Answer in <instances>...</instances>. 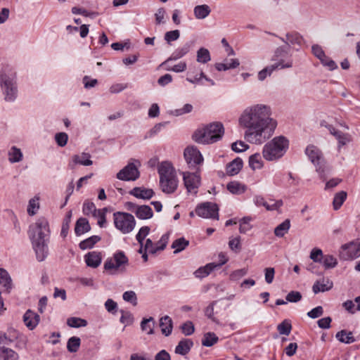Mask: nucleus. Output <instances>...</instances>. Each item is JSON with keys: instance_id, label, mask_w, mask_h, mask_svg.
<instances>
[{"instance_id": "5", "label": "nucleus", "mask_w": 360, "mask_h": 360, "mask_svg": "<svg viewBox=\"0 0 360 360\" xmlns=\"http://www.w3.org/2000/svg\"><path fill=\"white\" fill-rule=\"evenodd\" d=\"M224 134L223 124L221 122H213L195 131L193 139L198 143L210 144L220 140Z\"/></svg>"}, {"instance_id": "16", "label": "nucleus", "mask_w": 360, "mask_h": 360, "mask_svg": "<svg viewBox=\"0 0 360 360\" xmlns=\"http://www.w3.org/2000/svg\"><path fill=\"white\" fill-rule=\"evenodd\" d=\"M194 44V41H186L183 46L175 49L174 51L170 56V57L167 58L165 61H164L161 64V65H166L169 64V61L171 60H176L178 59L181 58L193 49Z\"/></svg>"}, {"instance_id": "38", "label": "nucleus", "mask_w": 360, "mask_h": 360, "mask_svg": "<svg viewBox=\"0 0 360 360\" xmlns=\"http://www.w3.org/2000/svg\"><path fill=\"white\" fill-rule=\"evenodd\" d=\"M249 166L253 169H259L263 167V162L259 153H255L249 158Z\"/></svg>"}, {"instance_id": "11", "label": "nucleus", "mask_w": 360, "mask_h": 360, "mask_svg": "<svg viewBox=\"0 0 360 360\" xmlns=\"http://www.w3.org/2000/svg\"><path fill=\"white\" fill-rule=\"evenodd\" d=\"M219 207L217 205L212 202H205L198 205L195 213L198 216L206 218L219 219Z\"/></svg>"}, {"instance_id": "51", "label": "nucleus", "mask_w": 360, "mask_h": 360, "mask_svg": "<svg viewBox=\"0 0 360 360\" xmlns=\"http://www.w3.org/2000/svg\"><path fill=\"white\" fill-rule=\"evenodd\" d=\"M321 264H323L325 269H332L337 266L338 261L333 255H326L323 256Z\"/></svg>"}, {"instance_id": "64", "label": "nucleus", "mask_w": 360, "mask_h": 360, "mask_svg": "<svg viewBox=\"0 0 360 360\" xmlns=\"http://www.w3.org/2000/svg\"><path fill=\"white\" fill-rule=\"evenodd\" d=\"M180 32L178 30L167 32L165 34V40L169 44L179 38Z\"/></svg>"}, {"instance_id": "57", "label": "nucleus", "mask_w": 360, "mask_h": 360, "mask_svg": "<svg viewBox=\"0 0 360 360\" xmlns=\"http://www.w3.org/2000/svg\"><path fill=\"white\" fill-rule=\"evenodd\" d=\"M320 61L321 64L323 66L326 67L329 70H334L338 68V65H336L335 61L333 60L326 55H325L324 58H322V59H321Z\"/></svg>"}, {"instance_id": "4", "label": "nucleus", "mask_w": 360, "mask_h": 360, "mask_svg": "<svg viewBox=\"0 0 360 360\" xmlns=\"http://www.w3.org/2000/svg\"><path fill=\"white\" fill-rule=\"evenodd\" d=\"M158 170L162 191L167 194L174 193L177 189L179 181L172 164L169 162H162L158 166Z\"/></svg>"}, {"instance_id": "32", "label": "nucleus", "mask_w": 360, "mask_h": 360, "mask_svg": "<svg viewBox=\"0 0 360 360\" xmlns=\"http://www.w3.org/2000/svg\"><path fill=\"white\" fill-rule=\"evenodd\" d=\"M216 269L215 263H209L204 266L200 267L195 272L196 278H205Z\"/></svg>"}, {"instance_id": "31", "label": "nucleus", "mask_w": 360, "mask_h": 360, "mask_svg": "<svg viewBox=\"0 0 360 360\" xmlns=\"http://www.w3.org/2000/svg\"><path fill=\"white\" fill-rule=\"evenodd\" d=\"M8 160L11 163L19 162L22 160L21 150L16 146H12L8 152Z\"/></svg>"}, {"instance_id": "27", "label": "nucleus", "mask_w": 360, "mask_h": 360, "mask_svg": "<svg viewBox=\"0 0 360 360\" xmlns=\"http://www.w3.org/2000/svg\"><path fill=\"white\" fill-rule=\"evenodd\" d=\"M136 216L141 219H148L153 217V210L148 205H140L134 210Z\"/></svg>"}, {"instance_id": "59", "label": "nucleus", "mask_w": 360, "mask_h": 360, "mask_svg": "<svg viewBox=\"0 0 360 360\" xmlns=\"http://www.w3.org/2000/svg\"><path fill=\"white\" fill-rule=\"evenodd\" d=\"M302 294L298 291L292 290L285 297V300L289 302H298L302 300Z\"/></svg>"}, {"instance_id": "6", "label": "nucleus", "mask_w": 360, "mask_h": 360, "mask_svg": "<svg viewBox=\"0 0 360 360\" xmlns=\"http://www.w3.org/2000/svg\"><path fill=\"white\" fill-rule=\"evenodd\" d=\"M0 85L4 99L8 102L14 101L18 96V86L15 74L11 69L1 70Z\"/></svg>"}, {"instance_id": "17", "label": "nucleus", "mask_w": 360, "mask_h": 360, "mask_svg": "<svg viewBox=\"0 0 360 360\" xmlns=\"http://www.w3.org/2000/svg\"><path fill=\"white\" fill-rule=\"evenodd\" d=\"M0 288L2 292L9 294L13 288V281L8 272L0 268Z\"/></svg>"}, {"instance_id": "33", "label": "nucleus", "mask_w": 360, "mask_h": 360, "mask_svg": "<svg viewBox=\"0 0 360 360\" xmlns=\"http://www.w3.org/2000/svg\"><path fill=\"white\" fill-rule=\"evenodd\" d=\"M227 190L234 195L243 193L246 190V186L238 181H231L226 186Z\"/></svg>"}, {"instance_id": "47", "label": "nucleus", "mask_w": 360, "mask_h": 360, "mask_svg": "<svg viewBox=\"0 0 360 360\" xmlns=\"http://www.w3.org/2000/svg\"><path fill=\"white\" fill-rule=\"evenodd\" d=\"M67 324L71 328H80L86 326L87 321L82 318L70 317L68 319Z\"/></svg>"}, {"instance_id": "12", "label": "nucleus", "mask_w": 360, "mask_h": 360, "mask_svg": "<svg viewBox=\"0 0 360 360\" xmlns=\"http://www.w3.org/2000/svg\"><path fill=\"white\" fill-rule=\"evenodd\" d=\"M184 186L190 193L196 194L200 185V177L197 173L182 172Z\"/></svg>"}, {"instance_id": "28", "label": "nucleus", "mask_w": 360, "mask_h": 360, "mask_svg": "<svg viewBox=\"0 0 360 360\" xmlns=\"http://www.w3.org/2000/svg\"><path fill=\"white\" fill-rule=\"evenodd\" d=\"M240 65L239 60L236 58L226 60L225 63H217L215 68L218 71H225L230 69L236 68Z\"/></svg>"}, {"instance_id": "36", "label": "nucleus", "mask_w": 360, "mask_h": 360, "mask_svg": "<svg viewBox=\"0 0 360 360\" xmlns=\"http://www.w3.org/2000/svg\"><path fill=\"white\" fill-rule=\"evenodd\" d=\"M189 245V241L185 238L181 237L175 240L172 244V248L174 249V253L177 254L186 248Z\"/></svg>"}, {"instance_id": "30", "label": "nucleus", "mask_w": 360, "mask_h": 360, "mask_svg": "<svg viewBox=\"0 0 360 360\" xmlns=\"http://www.w3.org/2000/svg\"><path fill=\"white\" fill-rule=\"evenodd\" d=\"M335 338L340 342L345 344H351L356 341L353 333L351 331L347 332L345 330H342L338 332L335 335Z\"/></svg>"}, {"instance_id": "3", "label": "nucleus", "mask_w": 360, "mask_h": 360, "mask_svg": "<svg viewBox=\"0 0 360 360\" xmlns=\"http://www.w3.org/2000/svg\"><path fill=\"white\" fill-rule=\"evenodd\" d=\"M289 148V141L284 136H278L263 147V158L269 162L277 161L284 156Z\"/></svg>"}, {"instance_id": "42", "label": "nucleus", "mask_w": 360, "mask_h": 360, "mask_svg": "<svg viewBox=\"0 0 360 360\" xmlns=\"http://www.w3.org/2000/svg\"><path fill=\"white\" fill-rule=\"evenodd\" d=\"M288 45H297L300 46L303 41L302 37L296 32H291L286 34Z\"/></svg>"}, {"instance_id": "49", "label": "nucleus", "mask_w": 360, "mask_h": 360, "mask_svg": "<svg viewBox=\"0 0 360 360\" xmlns=\"http://www.w3.org/2000/svg\"><path fill=\"white\" fill-rule=\"evenodd\" d=\"M251 220L252 219L250 217H245L239 220V231L240 233H246L252 228L250 224Z\"/></svg>"}, {"instance_id": "48", "label": "nucleus", "mask_w": 360, "mask_h": 360, "mask_svg": "<svg viewBox=\"0 0 360 360\" xmlns=\"http://www.w3.org/2000/svg\"><path fill=\"white\" fill-rule=\"evenodd\" d=\"M108 212V208L104 207L103 209H98L96 213L94 214L93 217L98 219V225L100 227H104L106 223V212Z\"/></svg>"}, {"instance_id": "39", "label": "nucleus", "mask_w": 360, "mask_h": 360, "mask_svg": "<svg viewBox=\"0 0 360 360\" xmlns=\"http://www.w3.org/2000/svg\"><path fill=\"white\" fill-rule=\"evenodd\" d=\"M101 240V238L98 236H92L82 241L79 244V247L82 250L90 249Z\"/></svg>"}, {"instance_id": "60", "label": "nucleus", "mask_w": 360, "mask_h": 360, "mask_svg": "<svg viewBox=\"0 0 360 360\" xmlns=\"http://www.w3.org/2000/svg\"><path fill=\"white\" fill-rule=\"evenodd\" d=\"M181 331L182 333L185 335H192L194 331H195V328H194V325L193 323L190 321H188L186 322H185L181 326Z\"/></svg>"}, {"instance_id": "50", "label": "nucleus", "mask_w": 360, "mask_h": 360, "mask_svg": "<svg viewBox=\"0 0 360 360\" xmlns=\"http://www.w3.org/2000/svg\"><path fill=\"white\" fill-rule=\"evenodd\" d=\"M98 209H96L95 204L93 202L85 200L83 204L82 212L84 215L92 217L96 213Z\"/></svg>"}, {"instance_id": "25", "label": "nucleus", "mask_w": 360, "mask_h": 360, "mask_svg": "<svg viewBox=\"0 0 360 360\" xmlns=\"http://www.w3.org/2000/svg\"><path fill=\"white\" fill-rule=\"evenodd\" d=\"M211 13L210 7L207 4L198 5L194 7L193 13L196 19L202 20Z\"/></svg>"}, {"instance_id": "29", "label": "nucleus", "mask_w": 360, "mask_h": 360, "mask_svg": "<svg viewBox=\"0 0 360 360\" xmlns=\"http://www.w3.org/2000/svg\"><path fill=\"white\" fill-rule=\"evenodd\" d=\"M342 306L352 314H354L356 311H360V296L356 297L354 301L349 300L345 301Z\"/></svg>"}, {"instance_id": "10", "label": "nucleus", "mask_w": 360, "mask_h": 360, "mask_svg": "<svg viewBox=\"0 0 360 360\" xmlns=\"http://www.w3.org/2000/svg\"><path fill=\"white\" fill-rule=\"evenodd\" d=\"M140 162L136 160H131L124 168H122L116 175L119 180L130 181L139 179L140 172L139 167Z\"/></svg>"}, {"instance_id": "54", "label": "nucleus", "mask_w": 360, "mask_h": 360, "mask_svg": "<svg viewBox=\"0 0 360 360\" xmlns=\"http://www.w3.org/2000/svg\"><path fill=\"white\" fill-rule=\"evenodd\" d=\"M122 298L125 302L131 303L133 306L137 305V296L134 291H126L122 295Z\"/></svg>"}, {"instance_id": "26", "label": "nucleus", "mask_w": 360, "mask_h": 360, "mask_svg": "<svg viewBox=\"0 0 360 360\" xmlns=\"http://www.w3.org/2000/svg\"><path fill=\"white\" fill-rule=\"evenodd\" d=\"M243 167V161L240 158H237L226 166V173L229 176L237 174Z\"/></svg>"}, {"instance_id": "56", "label": "nucleus", "mask_w": 360, "mask_h": 360, "mask_svg": "<svg viewBox=\"0 0 360 360\" xmlns=\"http://www.w3.org/2000/svg\"><path fill=\"white\" fill-rule=\"evenodd\" d=\"M71 212H68L66 217L63 219L60 234L63 237H66L70 228Z\"/></svg>"}, {"instance_id": "8", "label": "nucleus", "mask_w": 360, "mask_h": 360, "mask_svg": "<svg viewBox=\"0 0 360 360\" xmlns=\"http://www.w3.org/2000/svg\"><path fill=\"white\" fill-rule=\"evenodd\" d=\"M304 153L309 160L315 166L316 170L319 173H321L324 170L325 159L322 151L313 144L308 145Z\"/></svg>"}, {"instance_id": "35", "label": "nucleus", "mask_w": 360, "mask_h": 360, "mask_svg": "<svg viewBox=\"0 0 360 360\" xmlns=\"http://www.w3.org/2000/svg\"><path fill=\"white\" fill-rule=\"evenodd\" d=\"M155 325V319L153 317L143 319L141 322V328L143 331L146 332L148 335L154 333V327Z\"/></svg>"}, {"instance_id": "46", "label": "nucleus", "mask_w": 360, "mask_h": 360, "mask_svg": "<svg viewBox=\"0 0 360 360\" xmlns=\"http://www.w3.org/2000/svg\"><path fill=\"white\" fill-rule=\"evenodd\" d=\"M346 198H347V193L345 191H342L337 193L335 195V197H334L333 201V205L334 209L335 210H338L342 206V205L343 204V202H345Z\"/></svg>"}, {"instance_id": "37", "label": "nucleus", "mask_w": 360, "mask_h": 360, "mask_svg": "<svg viewBox=\"0 0 360 360\" xmlns=\"http://www.w3.org/2000/svg\"><path fill=\"white\" fill-rule=\"evenodd\" d=\"M219 341V338L214 333L208 332L204 334L202 345L205 347H212Z\"/></svg>"}, {"instance_id": "55", "label": "nucleus", "mask_w": 360, "mask_h": 360, "mask_svg": "<svg viewBox=\"0 0 360 360\" xmlns=\"http://www.w3.org/2000/svg\"><path fill=\"white\" fill-rule=\"evenodd\" d=\"M150 232V228L148 226L141 227L138 233L136 236V239L140 245H143V240Z\"/></svg>"}, {"instance_id": "23", "label": "nucleus", "mask_w": 360, "mask_h": 360, "mask_svg": "<svg viewBox=\"0 0 360 360\" xmlns=\"http://www.w3.org/2000/svg\"><path fill=\"white\" fill-rule=\"evenodd\" d=\"M129 193L137 198L150 199L153 197L154 192L152 189L135 187L129 192Z\"/></svg>"}, {"instance_id": "45", "label": "nucleus", "mask_w": 360, "mask_h": 360, "mask_svg": "<svg viewBox=\"0 0 360 360\" xmlns=\"http://www.w3.org/2000/svg\"><path fill=\"white\" fill-rule=\"evenodd\" d=\"M277 330L280 335H288L292 330V324L290 320L285 319L277 326Z\"/></svg>"}, {"instance_id": "9", "label": "nucleus", "mask_w": 360, "mask_h": 360, "mask_svg": "<svg viewBox=\"0 0 360 360\" xmlns=\"http://www.w3.org/2000/svg\"><path fill=\"white\" fill-rule=\"evenodd\" d=\"M271 60L276 62L272 65L276 66L277 70L290 68L293 65V60L288 53V49L283 46H279L275 50Z\"/></svg>"}, {"instance_id": "18", "label": "nucleus", "mask_w": 360, "mask_h": 360, "mask_svg": "<svg viewBox=\"0 0 360 360\" xmlns=\"http://www.w3.org/2000/svg\"><path fill=\"white\" fill-rule=\"evenodd\" d=\"M333 286V282L328 278H323L316 281L312 286V290L315 294L320 292H326L330 290Z\"/></svg>"}, {"instance_id": "24", "label": "nucleus", "mask_w": 360, "mask_h": 360, "mask_svg": "<svg viewBox=\"0 0 360 360\" xmlns=\"http://www.w3.org/2000/svg\"><path fill=\"white\" fill-rule=\"evenodd\" d=\"M90 230V224L86 218L80 217L77 219L75 227V232L77 236L84 234Z\"/></svg>"}, {"instance_id": "43", "label": "nucleus", "mask_w": 360, "mask_h": 360, "mask_svg": "<svg viewBox=\"0 0 360 360\" xmlns=\"http://www.w3.org/2000/svg\"><path fill=\"white\" fill-rule=\"evenodd\" d=\"M81 344V340L79 337L72 336L68 339L67 342V349L68 352L74 353L78 351Z\"/></svg>"}, {"instance_id": "61", "label": "nucleus", "mask_w": 360, "mask_h": 360, "mask_svg": "<svg viewBox=\"0 0 360 360\" xmlns=\"http://www.w3.org/2000/svg\"><path fill=\"white\" fill-rule=\"evenodd\" d=\"M248 148L249 146L242 141L234 142L231 145V149L236 153L245 151Z\"/></svg>"}, {"instance_id": "2", "label": "nucleus", "mask_w": 360, "mask_h": 360, "mask_svg": "<svg viewBox=\"0 0 360 360\" xmlns=\"http://www.w3.org/2000/svg\"><path fill=\"white\" fill-rule=\"evenodd\" d=\"M50 232L49 224L45 217H39L29 227V237L39 262L44 261L48 256Z\"/></svg>"}, {"instance_id": "41", "label": "nucleus", "mask_w": 360, "mask_h": 360, "mask_svg": "<svg viewBox=\"0 0 360 360\" xmlns=\"http://www.w3.org/2000/svg\"><path fill=\"white\" fill-rule=\"evenodd\" d=\"M1 357L2 360H18V354L13 349L1 347Z\"/></svg>"}, {"instance_id": "44", "label": "nucleus", "mask_w": 360, "mask_h": 360, "mask_svg": "<svg viewBox=\"0 0 360 360\" xmlns=\"http://www.w3.org/2000/svg\"><path fill=\"white\" fill-rule=\"evenodd\" d=\"M290 227V222L289 219H285L274 230V233L278 237H283L289 230Z\"/></svg>"}, {"instance_id": "34", "label": "nucleus", "mask_w": 360, "mask_h": 360, "mask_svg": "<svg viewBox=\"0 0 360 360\" xmlns=\"http://www.w3.org/2000/svg\"><path fill=\"white\" fill-rule=\"evenodd\" d=\"M91 155L89 153H82L80 155H75L72 157V161L75 164H79L84 166H89L93 164L90 160Z\"/></svg>"}, {"instance_id": "21", "label": "nucleus", "mask_w": 360, "mask_h": 360, "mask_svg": "<svg viewBox=\"0 0 360 360\" xmlns=\"http://www.w3.org/2000/svg\"><path fill=\"white\" fill-rule=\"evenodd\" d=\"M193 346V342L191 339H182L175 348V352L178 354L186 355Z\"/></svg>"}, {"instance_id": "19", "label": "nucleus", "mask_w": 360, "mask_h": 360, "mask_svg": "<svg viewBox=\"0 0 360 360\" xmlns=\"http://www.w3.org/2000/svg\"><path fill=\"white\" fill-rule=\"evenodd\" d=\"M23 321L30 330H33L39 322V316L28 309L23 315Z\"/></svg>"}, {"instance_id": "53", "label": "nucleus", "mask_w": 360, "mask_h": 360, "mask_svg": "<svg viewBox=\"0 0 360 360\" xmlns=\"http://www.w3.org/2000/svg\"><path fill=\"white\" fill-rule=\"evenodd\" d=\"M277 70L276 66L272 65L265 67L264 69L258 72V79L259 81H264L268 76H270L271 73Z\"/></svg>"}, {"instance_id": "1", "label": "nucleus", "mask_w": 360, "mask_h": 360, "mask_svg": "<svg viewBox=\"0 0 360 360\" xmlns=\"http://www.w3.org/2000/svg\"><path fill=\"white\" fill-rule=\"evenodd\" d=\"M270 107L255 104L246 107L238 117V124L245 129V139L252 144L261 145L274 134L277 122L271 117Z\"/></svg>"}, {"instance_id": "58", "label": "nucleus", "mask_w": 360, "mask_h": 360, "mask_svg": "<svg viewBox=\"0 0 360 360\" xmlns=\"http://www.w3.org/2000/svg\"><path fill=\"white\" fill-rule=\"evenodd\" d=\"M323 256L322 250L319 248H314L310 253V258L314 262L321 263Z\"/></svg>"}, {"instance_id": "13", "label": "nucleus", "mask_w": 360, "mask_h": 360, "mask_svg": "<svg viewBox=\"0 0 360 360\" xmlns=\"http://www.w3.org/2000/svg\"><path fill=\"white\" fill-rule=\"evenodd\" d=\"M184 158L190 168H194L203 161L202 155L196 147H187L184 153Z\"/></svg>"}, {"instance_id": "14", "label": "nucleus", "mask_w": 360, "mask_h": 360, "mask_svg": "<svg viewBox=\"0 0 360 360\" xmlns=\"http://www.w3.org/2000/svg\"><path fill=\"white\" fill-rule=\"evenodd\" d=\"M340 257L345 260L353 259L360 257V241L351 242L343 245Z\"/></svg>"}, {"instance_id": "20", "label": "nucleus", "mask_w": 360, "mask_h": 360, "mask_svg": "<svg viewBox=\"0 0 360 360\" xmlns=\"http://www.w3.org/2000/svg\"><path fill=\"white\" fill-rule=\"evenodd\" d=\"M85 262L88 266L92 268L98 267L101 263V255L99 252H90L84 257Z\"/></svg>"}, {"instance_id": "40", "label": "nucleus", "mask_w": 360, "mask_h": 360, "mask_svg": "<svg viewBox=\"0 0 360 360\" xmlns=\"http://www.w3.org/2000/svg\"><path fill=\"white\" fill-rule=\"evenodd\" d=\"M196 60L200 63H207L211 60L210 53L208 49L200 48L197 51Z\"/></svg>"}, {"instance_id": "63", "label": "nucleus", "mask_w": 360, "mask_h": 360, "mask_svg": "<svg viewBox=\"0 0 360 360\" xmlns=\"http://www.w3.org/2000/svg\"><path fill=\"white\" fill-rule=\"evenodd\" d=\"M55 139H56L57 144L59 146L63 147L67 144V142L68 140V136L65 132L57 133L55 136Z\"/></svg>"}, {"instance_id": "22", "label": "nucleus", "mask_w": 360, "mask_h": 360, "mask_svg": "<svg viewBox=\"0 0 360 360\" xmlns=\"http://www.w3.org/2000/svg\"><path fill=\"white\" fill-rule=\"evenodd\" d=\"M160 327L162 333L165 336H169L172 331L173 321L172 319L167 315H165L160 319Z\"/></svg>"}, {"instance_id": "7", "label": "nucleus", "mask_w": 360, "mask_h": 360, "mask_svg": "<svg viewBox=\"0 0 360 360\" xmlns=\"http://www.w3.org/2000/svg\"><path fill=\"white\" fill-rule=\"evenodd\" d=\"M113 220L115 228L124 234L131 232L136 226L135 219L129 213L123 212H115L113 214Z\"/></svg>"}, {"instance_id": "52", "label": "nucleus", "mask_w": 360, "mask_h": 360, "mask_svg": "<svg viewBox=\"0 0 360 360\" xmlns=\"http://www.w3.org/2000/svg\"><path fill=\"white\" fill-rule=\"evenodd\" d=\"M39 198L37 196L30 200L27 207V213L29 215L33 216L36 214L37 210L39 208Z\"/></svg>"}, {"instance_id": "15", "label": "nucleus", "mask_w": 360, "mask_h": 360, "mask_svg": "<svg viewBox=\"0 0 360 360\" xmlns=\"http://www.w3.org/2000/svg\"><path fill=\"white\" fill-rule=\"evenodd\" d=\"M128 263V258L122 251L116 252L113 257L107 259L104 264L105 270L118 269L122 265Z\"/></svg>"}, {"instance_id": "62", "label": "nucleus", "mask_w": 360, "mask_h": 360, "mask_svg": "<svg viewBox=\"0 0 360 360\" xmlns=\"http://www.w3.org/2000/svg\"><path fill=\"white\" fill-rule=\"evenodd\" d=\"M247 274L248 269L245 268L237 269L230 274V279L231 281H236L245 276Z\"/></svg>"}]
</instances>
